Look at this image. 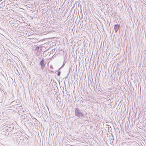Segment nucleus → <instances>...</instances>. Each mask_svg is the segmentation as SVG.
I'll list each match as a JSON object with an SVG mask.
<instances>
[{
	"mask_svg": "<svg viewBox=\"0 0 146 146\" xmlns=\"http://www.w3.org/2000/svg\"><path fill=\"white\" fill-rule=\"evenodd\" d=\"M75 115L78 117H80V116H83L82 113L79 111V110L78 108H76L75 110Z\"/></svg>",
	"mask_w": 146,
	"mask_h": 146,
	"instance_id": "obj_1",
	"label": "nucleus"
},
{
	"mask_svg": "<svg viewBox=\"0 0 146 146\" xmlns=\"http://www.w3.org/2000/svg\"><path fill=\"white\" fill-rule=\"evenodd\" d=\"M120 26L119 25L116 24L114 26V28L115 32L117 33V31L120 28Z\"/></svg>",
	"mask_w": 146,
	"mask_h": 146,
	"instance_id": "obj_2",
	"label": "nucleus"
},
{
	"mask_svg": "<svg viewBox=\"0 0 146 146\" xmlns=\"http://www.w3.org/2000/svg\"><path fill=\"white\" fill-rule=\"evenodd\" d=\"M40 65L42 69H43L44 67L45 64L44 63V60L42 59L40 61Z\"/></svg>",
	"mask_w": 146,
	"mask_h": 146,
	"instance_id": "obj_3",
	"label": "nucleus"
},
{
	"mask_svg": "<svg viewBox=\"0 0 146 146\" xmlns=\"http://www.w3.org/2000/svg\"><path fill=\"white\" fill-rule=\"evenodd\" d=\"M58 76H59L60 75V73H58Z\"/></svg>",
	"mask_w": 146,
	"mask_h": 146,
	"instance_id": "obj_4",
	"label": "nucleus"
},
{
	"mask_svg": "<svg viewBox=\"0 0 146 146\" xmlns=\"http://www.w3.org/2000/svg\"><path fill=\"white\" fill-rule=\"evenodd\" d=\"M95 39H94V42H95Z\"/></svg>",
	"mask_w": 146,
	"mask_h": 146,
	"instance_id": "obj_5",
	"label": "nucleus"
},
{
	"mask_svg": "<svg viewBox=\"0 0 146 146\" xmlns=\"http://www.w3.org/2000/svg\"><path fill=\"white\" fill-rule=\"evenodd\" d=\"M96 129L97 128V127L96 126Z\"/></svg>",
	"mask_w": 146,
	"mask_h": 146,
	"instance_id": "obj_6",
	"label": "nucleus"
}]
</instances>
